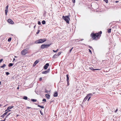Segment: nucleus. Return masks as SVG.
Segmentation results:
<instances>
[{
  "instance_id": "obj_44",
  "label": "nucleus",
  "mask_w": 121,
  "mask_h": 121,
  "mask_svg": "<svg viewBox=\"0 0 121 121\" xmlns=\"http://www.w3.org/2000/svg\"><path fill=\"white\" fill-rule=\"evenodd\" d=\"M52 51H53V52H57V50H53Z\"/></svg>"
},
{
  "instance_id": "obj_60",
  "label": "nucleus",
  "mask_w": 121,
  "mask_h": 121,
  "mask_svg": "<svg viewBox=\"0 0 121 121\" xmlns=\"http://www.w3.org/2000/svg\"><path fill=\"white\" fill-rule=\"evenodd\" d=\"M19 87H17V89H19Z\"/></svg>"
},
{
  "instance_id": "obj_54",
  "label": "nucleus",
  "mask_w": 121,
  "mask_h": 121,
  "mask_svg": "<svg viewBox=\"0 0 121 121\" xmlns=\"http://www.w3.org/2000/svg\"><path fill=\"white\" fill-rule=\"evenodd\" d=\"M11 111V110H8V111H7V112H10Z\"/></svg>"
},
{
  "instance_id": "obj_58",
  "label": "nucleus",
  "mask_w": 121,
  "mask_h": 121,
  "mask_svg": "<svg viewBox=\"0 0 121 121\" xmlns=\"http://www.w3.org/2000/svg\"><path fill=\"white\" fill-rule=\"evenodd\" d=\"M18 116H19V115H18V114H17L16 115V117H18Z\"/></svg>"
},
{
  "instance_id": "obj_61",
  "label": "nucleus",
  "mask_w": 121,
  "mask_h": 121,
  "mask_svg": "<svg viewBox=\"0 0 121 121\" xmlns=\"http://www.w3.org/2000/svg\"><path fill=\"white\" fill-rule=\"evenodd\" d=\"M84 40V39H81L80 40H81V41H82V40Z\"/></svg>"
},
{
  "instance_id": "obj_38",
  "label": "nucleus",
  "mask_w": 121,
  "mask_h": 121,
  "mask_svg": "<svg viewBox=\"0 0 121 121\" xmlns=\"http://www.w3.org/2000/svg\"><path fill=\"white\" fill-rule=\"evenodd\" d=\"M39 31H40V30H38V31H37L36 33V34H38L39 33Z\"/></svg>"
},
{
  "instance_id": "obj_26",
  "label": "nucleus",
  "mask_w": 121,
  "mask_h": 121,
  "mask_svg": "<svg viewBox=\"0 0 121 121\" xmlns=\"http://www.w3.org/2000/svg\"><path fill=\"white\" fill-rule=\"evenodd\" d=\"M61 52H59L57 54V56H59L61 54Z\"/></svg>"
},
{
  "instance_id": "obj_49",
  "label": "nucleus",
  "mask_w": 121,
  "mask_h": 121,
  "mask_svg": "<svg viewBox=\"0 0 121 121\" xmlns=\"http://www.w3.org/2000/svg\"><path fill=\"white\" fill-rule=\"evenodd\" d=\"M54 101V100L51 101L50 102V104L52 102H53Z\"/></svg>"
},
{
  "instance_id": "obj_24",
  "label": "nucleus",
  "mask_w": 121,
  "mask_h": 121,
  "mask_svg": "<svg viewBox=\"0 0 121 121\" xmlns=\"http://www.w3.org/2000/svg\"><path fill=\"white\" fill-rule=\"evenodd\" d=\"M89 68L90 69L93 70V71H94V69H93L92 67H90Z\"/></svg>"
},
{
  "instance_id": "obj_1",
  "label": "nucleus",
  "mask_w": 121,
  "mask_h": 121,
  "mask_svg": "<svg viewBox=\"0 0 121 121\" xmlns=\"http://www.w3.org/2000/svg\"><path fill=\"white\" fill-rule=\"evenodd\" d=\"M101 36V35H100L98 33H92L91 34V36L92 37L93 40L95 39L96 38H98L99 37H100Z\"/></svg>"
},
{
  "instance_id": "obj_40",
  "label": "nucleus",
  "mask_w": 121,
  "mask_h": 121,
  "mask_svg": "<svg viewBox=\"0 0 121 121\" xmlns=\"http://www.w3.org/2000/svg\"><path fill=\"white\" fill-rule=\"evenodd\" d=\"M4 116H5L4 114H3L1 116H0V117L3 118H4Z\"/></svg>"
},
{
  "instance_id": "obj_42",
  "label": "nucleus",
  "mask_w": 121,
  "mask_h": 121,
  "mask_svg": "<svg viewBox=\"0 0 121 121\" xmlns=\"http://www.w3.org/2000/svg\"><path fill=\"white\" fill-rule=\"evenodd\" d=\"M73 2V3H74L75 2V0H72Z\"/></svg>"
},
{
  "instance_id": "obj_45",
  "label": "nucleus",
  "mask_w": 121,
  "mask_h": 121,
  "mask_svg": "<svg viewBox=\"0 0 121 121\" xmlns=\"http://www.w3.org/2000/svg\"><path fill=\"white\" fill-rule=\"evenodd\" d=\"M89 52H90L91 53V54L92 52L91 51L90 49H89Z\"/></svg>"
},
{
  "instance_id": "obj_57",
  "label": "nucleus",
  "mask_w": 121,
  "mask_h": 121,
  "mask_svg": "<svg viewBox=\"0 0 121 121\" xmlns=\"http://www.w3.org/2000/svg\"><path fill=\"white\" fill-rule=\"evenodd\" d=\"M35 104L36 105H39V104H37V103H35Z\"/></svg>"
},
{
  "instance_id": "obj_18",
  "label": "nucleus",
  "mask_w": 121,
  "mask_h": 121,
  "mask_svg": "<svg viewBox=\"0 0 121 121\" xmlns=\"http://www.w3.org/2000/svg\"><path fill=\"white\" fill-rule=\"evenodd\" d=\"M31 101H32L33 102H35L37 101V100L36 99H31Z\"/></svg>"
},
{
  "instance_id": "obj_46",
  "label": "nucleus",
  "mask_w": 121,
  "mask_h": 121,
  "mask_svg": "<svg viewBox=\"0 0 121 121\" xmlns=\"http://www.w3.org/2000/svg\"><path fill=\"white\" fill-rule=\"evenodd\" d=\"M12 114V113H9L8 114V115L9 116V115H10L11 114Z\"/></svg>"
},
{
  "instance_id": "obj_22",
  "label": "nucleus",
  "mask_w": 121,
  "mask_h": 121,
  "mask_svg": "<svg viewBox=\"0 0 121 121\" xmlns=\"http://www.w3.org/2000/svg\"><path fill=\"white\" fill-rule=\"evenodd\" d=\"M111 29L110 28V29H109L108 30V33H111Z\"/></svg>"
},
{
  "instance_id": "obj_21",
  "label": "nucleus",
  "mask_w": 121,
  "mask_h": 121,
  "mask_svg": "<svg viewBox=\"0 0 121 121\" xmlns=\"http://www.w3.org/2000/svg\"><path fill=\"white\" fill-rule=\"evenodd\" d=\"M42 23L43 25L45 24L46 23L45 21L44 20H43L42 21Z\"/></svg>"
},
{
  "instance_id": "obj_7",
  "label": "nucleus",
  "mask_w": 121,
  "mask_h": 121,
  "mask_svg": "<svg viewBox=\"0 0 121 121\" xmlns=\"http://www.w3.org/2000/svg\"><path fill=\"white\" fill-rule=\"evenodd\" d=\"M49 65V64L48 63H46L44 66V69H47L48 66Z\"/></svg>"
},
{
  "instance_id": "obj_12",
  "label": "nucleus",
  "mask_w": 121,
  "mask_h": 121,
  "mask_svg": "<svg viewBox=\"0 0 121 121\" xmlns=\"http://www.w3.org/2000/svg\"><path fill=\"white\" fill-rule=\"evenodd\" d=\"M53 96L55 97H56L58 96L57 92V91H56L54 93Z\"/></svg>"
},
{
  "instance_id": "obj_19",
  "label": "nucleus",
  "mask_w": 121,
  "mask_h": 121,
  "mask_svg": "<svg viewBox=\"0 0 121 121\" xmlns=\"http://www.w3.org/2000/svg\"><path fill=\"white\" fill-rule=\"evenodd\" d=\"M27 97L25 96H24L23 97V99L25 100H26L27 99Z\"/></svg>"
},
{
  "instance_id": "obj_63",
  "label": "nucleus",
  "mask_w": 121,
  "mask_h": 121,
  "mask_svg": "<svg viewBox=\"0 0 121 121\" xmlns=\"http://www.w3.org/2000/svg\"><path fill=\"white\" fill-rule=\"evenodd\" d=\"M27 99L28 100H29L30 99L29 98H28V99L27 98Z\"/></svg>"
},
{
  "instance_id": "obj_6",
  "label": "nucleus",
  "mask_w": 121,
  "mask_h": 121,
  "mask_svg": "<svg viewBox=\"0 0 121 121\" xmlns=\"http://www.w3.org/2000/svg\"><path fill=\"white\" fill-rule=\"evenodd\" d=\"M50 71V69H48L47 70L43 71L42 72V73L43 74H45L48 73Z\"/></svg>"
},
{
  "instance_id": "obj_51",
  "label": "nucleus",
  "mask_w": 121,
  "mask_h": 121,
  "mask_svg": "<svg viewBox=\"0 0 121 121\" xmlns=\"http://www.w3.org/2000/svg\"><path fill=\"white\" fill-rule=\"evenodd\" d=\"M45 92H46L47 93H48V91L47 90H45Z\"/></svg>"
},
{
  "instance_id": "obj_53",
  "label": "nucleus",
  "mask_w": 121,
  "mask_h": 121,
  "mask_svg": "<svg viewBox=\"0 0 121 121\" xmlns=\"http://www.w3.org/2000/svg\"><path fill=\"white\" fill-rule=\"evenodd\" d=\"M15 60V59L14 58H13V62Z\"/></svg>"
},
{
  "instance_id": "obj_41",
  "label": "nucleus",
  "mask_w": 121,
  "mask_h": 121,
  "mask_svg": "<svg viewBox=\"0 0 121 121\" xmlns=\"http://www.w3.org/2000/svg\"><path fill=\"white\" fill-rule=\"evenodd\" d=\"M91 98V96H90V97H89L87 99H88L87 101H88Z\"/></svg>"
},
{
  "instance_id": "obj_20",
  "label": "nucleus",
  "mask_w": 121,
  "mask_h": 121,
  "mask_svg": "<svg viewBox=\"0 0 121 121\" xmlns=\"http://www.w3.org/2000/svg\"><path fill=\"white\" fill-rule=\"evenodd\" d=\"M6 66V65L5 64H4L0 66V67L1 68H3L5 67Z\"/></svg>"
},
{
  "instance_id": "obj_56",
  "label": "nucleus",
  "mask_w": 121,
  "mask_h": 121,
  "mask_svg": "<svg viewBox=\"0 0 121 121\" xmlns=\"http://www.w3.org/2000/svg\"><path fill=\"white\" fill-rule=\"evenodd\" d=\"M7 110H9V107H8L7 108Z\"/></svg>"
},
{
  "instance_id": "obj_4",
  "label": "nucleus",
  "mask_w": 121,
  "mask_h": 121,
  "mask_svg": "<svg viewBox=\"0 0 121 121\" xmlns=\"http://www.w3.org/2000/svg\"><path fill=\"white\" fill-rule=\"evenodd\" d=\"M29 48H27L25 49L22 50L21 52V54L23 55H25L26 54L28 53V51L29 50Z\"/></svg>"
},
{
  "instance_id": "obj_47",
  "label": "nucleus",
  "mask_w": 121,
  "mask_h": 121,
  "mask_svg": "<svg viewBox=\"0 0 121 121\" xmlns=\"http://www.w3.org/2000/svg\"><path fill=\"white\" fill-rule=\"evenodd\" d=\"M67 81V86H68L69 85V81Z\"/></svg>"
},
{
  "instance_id": "obj_14",
  "label": "nucleus",
  "mask_w": 121,
  "mask_h": 121,
  "mask_svg": "<svg viewBox=\"0 0 121 121\" xmlns=\"http://www.w3.org/2000/svg\"><path fill=\"white\" fill-rule=\"evenodd\" d=\"M57 54H55L52 57V58L53 59H55L57 58Z\"/></svg>"
},
{
  "instance_id": "obj_25",
  "label": "nucleus",
  "mask_w": 121,
  "mask_h": 121,
  "mask_svg": "<svg viewBox=\"0 0 121 121\" xmlns=\"http://www.w3.org/2000/svg\"><path fill=\"white\" fill-rule=\"evenodd\" d=\"M11 39H12V38H11V37L9 38V39H8V42H10L11 40Z\"/></svg>"
},
{
  "instance_id": "obj_55",
  "label": "nucleus",
  "mask_w": 121,
  "mask_h": 121,
  "mask_svg": "<svg viewBox=\"0 0 121 121\" xmlns=\"http://www.w3.org/2000/svg\"><path fill=\"white\" fill-rule=\"evenodd\" d=\"M8 116H8V115H7L6 116V117H5L6 118H7V117H8Z\"/></svg>"
},
{
  "instance_id": "obj_35",
  "label": "nucleus",
  "mask_w": 121,
  "mask_h": 121,
  "mask_svg": "<svg viewBox=\"0 0 121 121\" xmlns=\"http://www.w3.org/2000/svg\"><path fill=\"white\" fill-rule=\"evenodd\" d=\"M3 59H0V63L3 61Z\"/></svg>"
},
{
  "instance_id": "obj_52",
  "label": "nucleus",
  "mask_w": 121,
  "mask_h": 121,
  "mask_svg": "<svg viewBox=\"0 0 121 121\" xmlns=\"http://www.w3.org/2000/svg\"><path fill=\"white\" fill-rule=\"evenodd\" d=\"M119 1H115V2L116 3H118L119 2Z\"/></svg>"
},
{
  "instance_id": "obj_37",
  "label": "nucleus",
  "mask_w": 121,
  "mask_h": 121,
  "mask_svg": "<svg viewBox=\"0 0 121 121\" xmlns=\"http://www.w3.org/2000/svg\"><path fill=\"white\" fill-rule=\"evenodd\" d=\"M8 113V112H5L4 114V116H5V115H6L7 113Z\"/></svg>"
},
{
  "instance_id": "obj_23",
  "label": "nucleus",
  "mask_w": 121,
  "mask_h": 121,
  "mask_svg": "<svg viewBox=\"0 0 121 121\" xmlns=\"http://www.w3.org/2000/svg\"><path fill=\"white\" fill-rule=\"evenodd\" d=\"M87 95H88V96L89 97L90 96H91L93 95L92 94V93H89Z\"/></svg>"
},
{
  "instance_id": "obj_5",
  "label": "nucleus",
  "mask_w": 121,
  "mask_h": 121,
  "mask_svg": "<svg viewBox=\"0 0 121 121\" xmlns=\"http://www.w3.org/2000/svg\"><path fill=\"white\" fill-rule=\"evenodd\" d=\"M51 43L50 44H43L41 45L40 48L41 49H44L45 48H47L49 47L52 44Z\"/></svg>"
},
{
  "instance_id": "obj_34",
  "label": "nucleus",
  "mask_w": 121,
  "mask_h": 121,
  "mask_svg": "<svg viewBox=\"0 0 121 121\" xmlns=\"http://www.w3.org/2000/svg\"><path fill=\"white\" fill-rule=\"evenodd\" d=\"M73 47H72L70 49V50H69V52L70 53L72 51V50L73 49Z\"/></svg>"
},
{
  "instance_id": "obj_62",
  "label": "nucleus",
  "mask_w": 121,
  "mask_h": 121,
  "mask_svg": "<svg viewBox=\"0 0 121 121\" xmlns=\"http://www.w3.org/2000/svg\"><path fill=\"white\" fill-rule=\"evenodd\" d=\"M0 121H5V120H1Z\"/></svg>"
},
{
  "instance_id": "obj_64",
  "label": "nucleus",
  "mask_w": 121,
  "mask_h": 121,
  "mask_svg": "<svg viewBox=\"0 0 121 121\" xmlns=\"http://www.w3.org/2000/svg\"><path fill=\"white\" fill-rule=\"evenodd\" d=\"M1 81L0 82V85H1Z\"/></svg>"
},
{
  "instance_id": "obj_8",
  "label": "nucleus",
  "mask_w": 121,
  "mask_h": 121,
  "mask_svg": "<svg viewBox=\"0 0 121 121\" xmlns=\"http://www.w3.org/2000/svg\"><path fill=\"white\" fill-rule=\"evenodd\" d=\"M8 22L9 23L13 24L14 23L13 22V21L10 19H9L7 20Z\"/></svg>"
},
{
  "instance_id": "obj_31",
  "label": "nucleus",
  "mask_w": 121,
  "mask_h": 121,
  "mask_svg": "<svg viewBox=\"0 0 121 121\" xmlns=\"http://www.w3.org/2000/svg\"><path fill=\"white\" fill-rule=\"evenodd\" d=\"M38 24L39 25H40L41 24V22L40 21H38Z\"/></svg>"
},
{
  "instance_id": "obj_17",
  "label": "nucleus",
  "mask_w": 121,
  "mask_h": 121,
  "mask_svg": "<svg viewBox=\"0 0 121 121\" xmlns=\"http://www.w3.org/2000/svg\"><path fill=\"white\" fill-rule=\"evenodd\" d=\"M13 65V64L12 63H10L8 65V66L9 67L12 66Z\"/></svg>"
},
{
  "instance_id": "obj_48",
  "label": "nucleus",
  "mask_w": 121,
  "mask_h": 121,
  "mask_svg": "<svg viewBox=\"0 0 121 121\" xmlns=\"http://www.w3.org/2000/svg\"><path fill=\"white\" fill-rule=\"evenodd\" d=\"M118 110V109H117L115 111V112L116 113L117 112V111Z\"/></svg>"
},
{
  "instance_id": "obj_28",
  "label": "nucleus",
  "mask_w": 121,
  "mask_h": 121,
  "mask_svg": "<svg viewBox=\"0 0 121 121\" xmlns=\"http://www.w3.org/2000/svg\"><path fill=\"white\" fill-rule=\"evenodd\" d=\"M9 109H11L12 108H13L14 107L13 106H9L8 107Z\"/></svg>"
},
{
  "instance_id": "obj_33",
  "label": "nucleus",
  "mask_w": 121,
  "mask_h": 121,
  "mask_svg": "<svg viewBox=\"0 0 121 121\" xmlns=\"http://www.w3.org/2000/svg\"><path fill=\"white\" fill-rule=\"evenodd\" d=\"M106 3H108V0H103Z\"/></svg>"
},
{
  "instance_id": "obj_9",
  "label": "nucleus",
  "mask_w": 121,
  "mask_h": 121,
  "mask_svg": "<svg viewBox=\"0 0 121 121\" xmlns=\"http://www.w3.org/2000/svg\"><path fill=\"white\" fill-rule=\"evenodd\" d=\"M8 6L7 5L5 7V14L6 15H7V13L8 12Z\"/></svg>"
},
{
  "instance_id": "obj_27",
  "label": "nucleus",
  "mask_w": 121,
  "mask_h": 121,
  "mask_svg": "<svg viewBox=\"0 0 121 121\" xmlns=\"http://www.w3.org/2000/svg\"><path fill=\"white\" fill-rule=\"evenodd\" d=\"M5 74L7 75H8L10 74L8 72H5Z\"/></svg>"
},
{
  "instance_id": "obj_32",
  "label": "nucleus",
  "mask_w": 121,
  "mask_h": 121,
  "mask_svg": "<svg viewBox=\"0 0 121 121\" xmlns=\"http://www.w3.org/2000/svg\"><path fill=\"white\" fill-rule=\"evenodd\" d=\"M42 101L44 102H46V99H43Z\"/></svg>"
},
{
  "instance_id": "obj_36",
  "label": "nucleus",
  "mask_w": 121,
  "mask_h": 121,
  "mask_svg": "<svg viewBox=\"0 0 121 121\" xmlns=\"http://www.w3.org/2000/svg\"><path fill=\"white\" fill-rule=\"evenodd\" d=\"M42 80V78H41V77L39 79V81H41Z\"/></svg>"
},
{
  "instance_id": "obj_59",
  "label": "nucleus",
  "mask_w": 121,
  "mask_h": 121,
  "mask_svg": "<svg viewBox=\"0 0 121 121\" xmlns=\"http://www.w3.org/2000/svg\"><path fill=\"white\" fill-rule=\"evenodd\" d=\"M34 109H36V110H38L39 109L38 108H34Z\"/></svg>"
},
{
  "instance_id": "obj_29",
  "label": "nucleus",
  "mask_w": 121,
  "mask_h": 121,
  "mask_svg": "<svg viewBox=\"0 0 121 121\" xmlns=\"http://www.w3.org/2000/svg\"><path fill=\"white\" fill-rule=\"evenodd\" d=\"M100 69H94V71H99Z\"/></svg>"
},
{
  "instance_id": "obj_3",
  "label": "nucleus",
  "mask_w": 121,
  "mask_h": 121,
  "mask_svg": "<svg viewBox=\"0 0 121 121\" xmlns=\"http://www.w3.org/2000/svg\"><path fill=\"white\" fill-rule=\"evenodd\" d=\"M46 41V38H44L43 39H40L35 41V43H42Z\"/></svg>"
},
{
  "instance_id": "obj_43",
  "label": "nucleus",
  "mask_w": 121,
  "mask_h": 121,
  "mask_svg": "<svg viewBox=\"0 0 121 121\" xmlns=\"http://www.w3.org/2000/svg\"><path fill=\"white\" fill-rule=\"evenodd\" d=\"M88 47H89L90 49H93L92 48V47H91V46H90L89 45H88Z\"/></svg>"
},
{
  "instance_id": "obj_11",
  "label": "nucleus",
  "mask_w": 121,
  "mask_h": 121,
  "mask_svg": "<svg viewBox=\"0 0 121 121\" xmlns=\"http://www.w3.org/2000/svg\"><path fill=\"white\" fill-rule=\"evenodd\" d=\"M39 61V60H36L35 62H34L33 65V66H34V65H35L37 63H38Z\"/></svg>"
},
{
  "instance_id": "obj_30",
  "label": "nucleus",
  "mask_w": 121,
  "mask_h": 121,
  "mask_svg": "<svg viewBox=\"0 0 121 121\" xmlns=\"http://www.w3.org/2000/svg\"><path fill=\"white\" fill-rule=\"evenodd\" d=\"M40 112L41 114L42 115H43V112H42L40 110Z\"/></svg>"
},
{
  "instance_id": "obj_10",
  "label": "nucleus",
  "mask_w": 121,
  "mask_h": 121,
  "mask_svg": "<svg viewBox=\"0 0 121 121\" xmlns=\"http://www.w3.org/2000/svg\"><path fill=\"white\" fill-rule=\"evenodd\" d=\"M88 97H89L88 96V95H87L84 98V100H83V102H85L87 100V99Z\"/></svg>"
},
{
  "instance_id": "obj_16",
  "label": "nucleus",
  "mask_w": 121,
  "mask_h": 121,
  "mask_svg": "<svg viewBox=\"0 0 121 121\" xmlns=\"http://www.w3.org/2000/svg\"><path fill=\"white\" fill-rule=\"evenodd\" d=\"M37 106L42 108H44V107L43 106H41L39 105H38Z\"/></svg>"
},
{
  "instance_id": "obj_15",
  "label": "nucleus",
  "mask_w": 121,
  "mask_h": 121,
  "mask_svg": "<svg viewBox=\"0 0 121 121\" xmlns=\"http://www.w3.org/2000/svg\"><path fill=\"white\" fill-rule=\"evenodd\" d=\"M67 79H66V81H69V77L68 75L67 74L66 75Z\"/></svg>"
},
{
  "instance_id": "obj_50",
  "label": "nucleus",
  "mask_w": 121,
  "mask_h": 121,
  "mask_svg": "<svg viewBox=\"0 0 121 121\" xmlns=\"http://www.w3.org/2000/svg\"><path fill=\"white\" fill-rule=\"evenodd\" d=\"M27 107V108L28 109H29V108H31V107Z\"/></svg>"
},
{
  "instance_id": "obj_39",
  "label": "nucleus",
  "mask_w": 121,
  "mask_h": 121,
  "mask_svg": "<svg viewBox=\"0 0 121 121\" xmlns=\"http://www.w3.org/2000/svg\"><path fill=\"white\" fill-rule=\"evenodd\" d=\"M99 33L100 35H101L102 33V32L101 31H100L99 32V33Z\"/></svg>"
},
{
  "instance_id": "obj_13",
  "label": "nucleus",
  "mask_w": 121,
  "mask_h": 121,
  "mask_svg": "<svg viewBox=\"0 0 121 121\" xmlns=\"http://www.w3.org/2000/svg\"><path fill=\"white\" fill-rule=\"evenodd\" d=\"M46 97L48 98V99H49L50 98V95L48 94H46L45 95Z\"/></svg>"
},
{
  "instance_id": "obj_2",
  "label": "nucleus",
  "mask_w": 121,
  "mask_h": 121,
  "mask_svg": "<svg viewBox=\"0 0 121 121\" xmlns=\"http://www.w3.org/2000/svg\"><path fill=\"white\" fill-rule=\"evenodd\" d=\"M69 15L66 16H63L62 17V19L64 20L68 24H69V20H70V18L69 17Z\"/></svg>"
}]
</instances>
